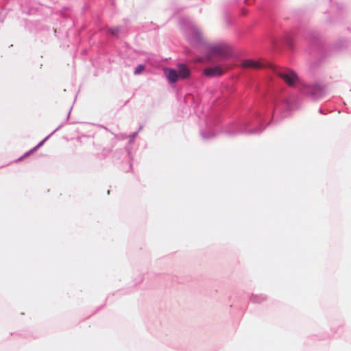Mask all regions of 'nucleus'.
<instances>
[{
    "label": "nucleus",
    "instance_id": "f257e3e1",
    "mask_svg": "<svg viewBox=\"0 0 351 351\" xmlns=\"http://www.w3.org/2000/svg\"><path fill=\"white\" fill-rule=\"evenodd\" d=\"M164 73L171 83H175L179 78L186 79L191 74L189 67L184 64H178V72L172 69H165Z\"/></svg>",
    "mask_w": 351,
    "mask_h": 351
},
{
    "label": "nucleus",
    "instance_id": "f03ea898",
    "mask_svg": "<svg viewBox=\"0 0 351 351\" xmlns=\"http://www.w3.org/2000/svg\"><path fill=\"white\" fill-rule=\"evenodd\" d=\"M230 47L226 44H219L210 47L209 52L210 56L225 58L229 56Z\"/></svg>",
    "mask_w": 351,
    "mask_h": 351
},
{
    "label": "nucleus",
    "instance_id": "7ed1b4c3",
    "mask_svg": "<svg viewBox=\"0 0 351 351\" xmlns=\"http://www.w3.org/2000/svg\"><path fill=\"white\" fill-rule=\"evenodd\" d=\"M276 73L282 78L289 86H293L297 81L296 74L291 70L276 71Z\"/></svg>",
    "mask_w": 351,
    "mask_h": 351
},
{
    "label": "nucleus",
    "instance_id": "20e7f679",
    "mask_svg": "<svg viewBox=\"0 0 351 351\" xmlns=\"http://www.w3.org/2000/svg\"><path fill=\"white\" fill-rule=\"evenodd\" d=\"M204 73L208 77H217L221 75L224 73V70L221 66H215L206 68Z\"/></svg>",
    "mask_w": 351,
    "mask_h": 351
},
{
    "label": "nucleus",
    "instance_id": "39448f33",
    "mask_svg": "<svg viewBox=\"0 0 351 351\" xmlns=\"http://www.w3.org/2000/svg\"><path fill=\"white\" fill-rule=\"evenodd\" d=\"M241 66L245 69H260L263 66L259 62L254 61L253 60H245L241 63Z\"/></svg>",
    "mask_w": 351,
    "mask_h": 351
},
{
    "label": "nucleus",
    "instance_id": "423d86ee",
    "mask_svg": "<svg viewBox=\"0 0 351 351\" xmlns=\"http://www.w3.org/2000/svg\"><path fill=\"white\" fill-rule=\"evenodd\" d=\"M144 69H145V66L143 64H139L136 68V69L134 71V74L139 75L144 71Z\"/></svg>",
    "mask_w": 351,
    "mask_h": 351
},
{
    "label": "nucleus",
    "instance_id": "0eeeda50",
    "mask_svg": "<svg viewBox=\"0 0 351 351\" xmlns=\"http://www.w3.org/2000/svg\"><path fill=\"white\" fill-rule=\"evenodd\" d=\"M108 32L112 35L115 36L119 32V27H113L108 29Z\"/></svg>",
    "mask_w": 351,
    "mask_h": 351
}]
</instances>
